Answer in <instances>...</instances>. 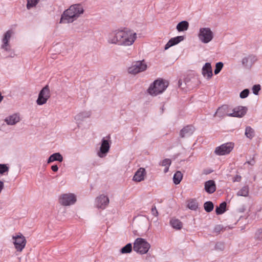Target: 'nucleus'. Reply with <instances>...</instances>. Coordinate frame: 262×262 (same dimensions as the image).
<instances>
[{"label":"nucleus","instance_id":"f3484780","mask_svg":"<svg viewBox=\"0 0 262 262\" xmlns=\"http://www.w3.org/2000/svg\"><path fill=\"white\" fill-rule=\"evenodd\" d=\"M146 174V171L145 168L141 167L135 172L133 180L136 182H141L144 180Z\"/></svg>","mask_w":262,"mask_h":262},{"label":"nucleus","instance_id":"9b49d317","mask_svg":"<svg viewBox=\"0 0 262 262\" xmlns=\"http://www.w3.org/2000/svg\"><path fill=\"white\" fill-rule=\"evenodd\" d=\"M12 34V31L11 30L7 31L4 35L2 38L1 48L6 52H10L11 51V46L9 41Z\"/></svg>","mask_w":262,"mask_h":262},{"label":"nucleus","instance_id":"473e14b6","mask_svg":"<svg viewBox=\"0 0 262 262\" xmlns=\"http://www.w3.org/2000/svg\"><path fill=\"white\" fill-rule=\"evenodd\" d=\"M121 29L115 30V45L120 46Z\"/></svg>","mask_w":262,"mask_h":262},{"label":"nucleus","instance_id":"393cba45","mask_svg":"<svg viewBox=\"0 0 262 262\" xmlns=\"http://www.w3.org/2000/svg\"><path fill=\"white\" fill-rule=\"evenodd\" d=\"M249 193V187L248 185L244 186L242 187L236 193V195L238 196L247 197L248 196Z\"/></svg>","mask_w":262,"mask_h":262},{"label":"nucleus","instance_id":"4468645a","mask_svg":"<svg viewBox=\"0 0 262 262\" xmlns=\"http://www.w3.org/2000/svg\"><path fill=\"white\" fill-rule=\"evenodd\" d=\"M256 60L257 58L255 56L248 55L242 58L241 63L244 68L250 69Z\"/></svg>","mask_w":262,"mask_h":262},{"label":"nucleus","instance_id":"4be33fe9","mask_svg":"<svg viewBox=\"0 0 262 262\" xmlns=\"http://www.w3.org/2000/svg\"><path fill=\"white\" fill-rule=\"evenodd\" d=\"M194 128L192 126H187L184 127L180 132V136L182 138L187 137L193 134Z\"/></svg>","mask_w":262,"mask_h":262},{"label":"nucleus","instance_id":"6ab92c4d","mask_svg":"<svg viewBox=\"0 0 262 262\" xmlns=\"http://www.w3.org/2000/svg\"><path fill=\"white\" fill-rule=\"evenodd\" d=\"M184 39V37L183 36H178L175 37L171 38L165 45V50H166L170 47L178 44L181 41Z\"/></svg>","mask_w":262,"mask_h":262},{"label":"nucleus","instance_id":"bb28decb","mask_svg":"<svg viewBox=\"0 0 262 262\" xmlns=\"http://www.w3.org/2000/svg\"><path fill=\"white\" fill-rule=\"evenodd\" d=\"M227 107L226 105H223L219 107L215 113V115L219 116V117H223L225 116H227L228 114L226 112Z\"/></svg>","mask_w":262,"mask_h":262},{"label":"nucleus","instance_id":"f8f14e48","mask_svg":"<svg viewBox=\"0 0 262 262\" xmlns=\"http://www.w3.org/2000/svg\"><path fill=\"white\" fill-rule=\"evenodd\" d=\"M110 148L109 141L103 138L101 141V144L99 151L97 152V156L101 158L106 157Z\"/></svg>","mask_w":262,"mask_h":262},{"label":"nucleus","instance_id":"de8ad7c7","mask_svg":"<svg viewBox=\"0 0 262 262\" xmlns=\"http://www.w3.org/2000/svg\"><path fill=\"white\" fill-rule=\"evenodd\" d=\"M247 163L250 165H253L255 163V161L253 159H252L251 160L248 161Z\"/></svg>","mask_w":262,"mask_h":262},{"label":"nucleus","instance_id":"a211bd4d","mask_svg":"<svg viewBox=\"0 0 262 262\" xmlns=\"http://www.w3.org/2000/svg\"><path fill=\"white\" fill-rule=\"evenodd\" d=\"M202 74L207 79H210L212 77V70L210 63L206 62L204 64L202 69Z\"/></svg>","mask_w":262,"mask_h":262},{"label":"nucleus","instance_id":"cd10ccee","mask_svg":"<svg viewBox=\"0 0 262 262\" xmlns=\"http://www.w3.org/2000/svg\"><path fill=\"white\" fill-rule=\"evenodd\" d=\"M170 224L173 228L177 230H180L182 227V223L178 219H171L170 221Z\"/></svg>","mask_w":262,"mask_h":262},{"label":"nucleus","instance_id":"c756f323","mask_svg":"<svg viewBox=\"0 0 262 262\" xmlns=\"http://www.w3.org/2000/svg\"><path fill=\"white\" fill-rule=\"evenodd\" d=\"M182 178L183 175L181 172L180 171H177L173 177V183L176 185L179 184L181 182Z\"/></svg>","mask_w":262,"mask_h":262},{"label":"nucleus","instance_id":"7c9ffc66","mask_svg":"<svg viewBox=\"0 0 262 262\" xmlns=\"http://www.w3.org/2000/svg\"><path fill=\"white\" fill-rule=\"evenodd\" d=\"M26 8L28 10L35 7L40 2V0H26Z\"/></svg>","mask_w":262,"mask_h":262},{"label":"nucleus","instance_id":"20e7f679","mask_svg":"<svg viewBox=\"0 0 262 262\" xmlns=\"http://www.w3.org/2000/svg\"><path fill=\"white\" fill-rule=\"evenodd\" d=\"M199 41L204 44L211 42L214 38V33L209 27H201L198 33Z\"/></svg>","mask_w":262,"mask_h":262},{"label":"nucleus","instance_id":"f704fd0d","mask_svg":"<svg viewBox=\"0 0 262 262\" xmlns=\"http://www.w3.org/2000/svg\"><path fill=\"white\" fill-rule=\"evenodd\" d=\"M132 244L128 243L124 247H123L120 250V253L122 254H127L129 253L132 252Z\"/></svg>","mask_w":262,"mask_h":262},{"label":"nucleus","instance_id":"a19ab883","mask_svg":"<svg viewBox=\"0 0 262 262\" xmlns=\"http://www.w3.org/2000/svg\"><path fill=\"white\" fill-rule=\"evenodd\" d=\"M171 163V161L169 159H165L162 161L161 165L162 166H170Z\"/></svg>","mask_w":262,"mask_h":262},{"label":"nucleus","instance_id":"37998d69","mask_svg":"<svg viewBox=\"0 0 262 262\" xmlns=\"http://www.w3.org/2000/svg\"><path fill=\"white\" fill-rule=\"evenodd\" d=\"M242 177L239 175H236L233 178L232 181L233 182L241 181Z\"/></svg>","mask_w":262,"mask_h":262},{"label":"nucleus","instance_id":"a878e982","mask_svg":"<svg viewBox=\"0 0 262 262\" xmlns=\"http://www.w3.org/2000/svg\"><path fill=\"white\" fill-rule=\"evenodd\" d=\"M106 40L108 44L115 45V30H113L107 34Z\"/></svg>","mask_w":262,"mask_h":262},{"label":"nucleus","instance_id":"1a4fd4ad","mask_svg":"<svg viewBox=\"0 0 262 262\" xmlns=\"http://www.w3.org/2000/svg\"><path fill=\"white\" fill-rule=\"evenodd\" d=\"M76 196L74 193H65L60 195L59 201L63 206H70L76 202Z\"/></svg>","mask_w":262,"mask_h":262},{"label":"nucleus","instance_id":"a18cd8bd","mask_svg":"<svg viewBox=\"0 0 262 262\" xmlns=\"http://www.w3.org/2000/svg\"><path fill=\"white\" fill-rule=\"evenodd\" d=\"M222 229V227L220 225H217L214 228V231L216 233L220 232V231Z\"/></svg>","mask_w":262,"mask_h":262},{"label":"nucleus","instance_id":"dca6fc26","mask_svg":"<svg viewBox=\"0 0 262 262\" xmlns=\"http://www.w3.org/2000/svg\"><path fill=\"white\" fill-rule=\"evenodd\" d=\"M20 121V115L18 113H14L7 117L5 119V122L7 125H13Z\"/></svg>","mask_w":262,"mask_h":262},{"label":"nucleus","instance_id":"ddd939ff","mask_svg":"<svg viewBox=\"0 0 262 262\" xmlns=\"http://www.w3.org/2000/svg\"><path fill=\"white\" fill-rule=\"evenodd\" d=\"M110 200L107 195L101 194L95 199V205L98 208L105 209L108 205Z\"/></svg>","mask_w":262,"mask_h":262},{"label":"nucleus","instance_id":"423d86ee","mask_svg":"<svg viewBox=\"0 0 262 262\" xmlns=\"http://www.w3.org/2000/svg\"><path fill=\"white\" fill-rule=\"evenodd\" d=\"M147 66L144 60L134 62L128 68V73L136 75L139 73L143 72L147 69Z\"/></svg>","mask_w":262,"mask_h":262},{"label":"nucleus","instance_id":"5701e85b","mask_svg":"<svg viewBox=\"0 0 262 262\" xmlns=\"http://www.w3.org/2000/svg\"><path fill=\"white\" fill-rule=\"evenodd\" d=\"M59 161L61 162L63 161V157L59 152H56L51 155L48 159L47 163H50L54 161Z\"/></svg>","mask_w":262,"mask_h":262},{"label":"nucleus","instance_id":"4c0bfd02","mask_svg":"<svg viewBox=\"0 0 262 262\" xmlns=\"http://www.w3.org/2000/svg\"><path fill=\"white\" fill-rule=\"evenodd\" d=\"M223 67V63L222 62H217L215 64V69L214 70V74H218L222 70Z\"/></svg>","mask_w":262,"mask_h":262},{"label":"nucleus","instance_id":"2f4dec72","mask_svg":"<svg viewBox=\"0 0 262 262\" xmlns=\"http://www.w3.org/2000/svg\"><path fill=\"white\" fill-rule=\"evenodd\" d=\"M226 203H222L219 207H217L215 209V212L217 214H223L226 211Z\"/></svg>","mask_w":262,"mask_h":262},{"label":"nucleus","instance_id":"72a5a7b5","mask_svg":"<svg viewBox=\"0 0 262 262\" xmlns=\"http://www.w3.org/2000/svg\"><path fill=\"white\" fill-rule=\"evenodd\" d=\"M187 207L191 210H195L198 207V204L196 200L192 199L188 201Z\"/></svg>","mask_w":262,"mask_h":262},{"label":"nucleus","instance_id":"39448f33","mask_svg":"<svg viewBox=\"0 0 262 262\" xmlns=\"http://www.w3.org/2000/svg\"><path fill=\"white\" fill-rule=\"evenodd\" d=\"M150 248L149 243L142 238H137L134 243L133 250L140 254L147 253Z\"/></svg>","mask_w":262,"mask_h":262},{"label":"nucleus","instance_id":"9d476101","mask_svg":"<svg viewBox=\"0 0 262 262\" xmlns=\"http://www.w3.org/2000/svg\"><path fill=\"white\" fill-rule=\"evenodd\" d=\"M234 147V144L231 142L226 143L216 147L215 153L217 155L223 156L229 154Z\"/></svg>","mask_w":262,"mask_h":262},{"label":"nucleus","instance_id":"2eb2a0df","mask_svg":"<svg viewBox=\"0 0 262 262\" xmlns=\"http://www.w3.org/2000/svg\"><path fill=\"white\" fill-rule=\"evenodd\" d=\"M247 108L245 106H238L234 108L232 113H229L227 116L230 117H235L241 118L243 117L247 113Z\"/></svg>","mask_w":262,"mask_h":262},{"label":"nucleus","instance_id":"09e8293b","mask_svg":"<svg viewBox=\"0 0 262 262\" xmlns=\"http://www.w3.org/2000/svg\"><path fill=\"white\" fill-rule=\"evenodd\" d=\"M178 85L180 88H182V82L180 80L178 81Z\"/></svg>","mask_w":262,"mask_h":262},{"label":"nucleus","instance_id":"8fccbe9b","mask_svg":"<svg viewBox=\"0 0 262 262\" xmlns=\"http://www.w3.org/2000/svg\"><path fill=\"white\" fill-rule=\"evenodd\" d=\"M169 166H165V169L164 170V171L165 173H166L167 172H168V169H169Z\"/></svg>","mask_w":262,"mask_h":262},{"label":"nucleus","instance_id":"b1692460","mask_svg":"<svg viewBox=\"0 0 262 262\" xmlns=\"http://www.w3.org/2000/svg\"><path fill=\"white\" fill-rule=\"evenodd\" d=\"M189 28V23L186 20H183L178 23L176 26V29L179 32L187 31Z\"/></svg>","mask_w":262,"mask_h":262},{"label":"nucleus","instance_id":"c03bdc74","mask_svg":"<svg viewBox=\"0 0 262 262\" xmlns=\"http://www.w3.org/2000/svg\"><path fill=\"white\" fill-rule=\"evenodd\" d=\"M256 236L259 239L262 238V228L257 231Z\"/></svg>","mask_w":262,"mask_h":262},{"label":"nucleus","instance_id":"c85d7f7f","mask_svg":"<svg viewBox=\"0 0 262 262\" xmlns=\"http://www.w3.org/2000/svg\"><path fill=\"white\" fill-rule=\"evenodd\" d=\"M245 135L247 138L252 139L255 136L254 129L250 126H247L245 128Z\"/></svg>","mask_w":262,"mask_h":262},{"label":"nucleus","instance_id":"c9c22d12","mask_svg":"<svg viewBox=\"0 0 262 262\" xmlns=\"http://www.w3.org/2000/svg\"><path fill=\"white\" fill-rule=\"evenodd\" d=\"M9 170V167L6 164H0V174L4 175L8 173Z\"/></svg>","mask_w":262,"mask_h":262},{"label":"nucleus","instance_id":"58836bf2","mask_svg":"<svg viewBox=\"0 0 262 262\" xmlns=\"http://www.w3.org/2000/svg\"><path fill=\"white\" fill-rule=\"evenodd\" d=\"M249 94V90L248 89H245L240 93L239 97L242 99L247 98Z\"/></svg>","mask_w":262,"mask_h":262},{"label":"nucleus","instance_id":"0eeeda50","mask_svg":"<svg viewBox=\"0 0 262 262\" xmlns=\"http://www.w3.org/2000/svg\"><path fill=\"white\" fill-rule=\"evenodd\" d=\"M13 243L17 251L21 252L26 246V239L21 233L16 234L12 237Z\"/></svg>","mask_w":262,"mask_h":262},{"label":"nucleus","instance_id":"412c9836","mask_svg":"<svg viewBox=\"0 0 262 262\" xmlns=\"http://www.w3.org/2000/svg\"><path fill=\"white\" fill-rule=\"evenodd\" d=\"M204 188L207 193H213L216 190V185L214 181L213 180L206 181L204 184Z\"/></svg>","mask_w":262,"mask_h":262},{"label":"nucleus","instance_id":"f257e3e1","mask_svg":"<svg viewBox=\"0 0 262 262\" xmlns=\"http://www.w3.org/2000/svg\"><path fill=\"white\" fill-rule=\"evenodd\" d=\"M84 11L82 5L80 4L72 5L61 14L59 23H72L80 17L83 14Z\"/></svg>","mask_w":262,"mask_h":262},{"label":"nucleus","instance_id":"79ce46f5","mask_svg":"<svg viewBox=\"0 0 262 262\" xmlns=\"http://www.w3.org/2000/svg\"><path fill=\"white\" fill-rule=\"evenodd\" d=\"M151 212L153 215L155 216H157L158 215V212L155 206L152 207Z\"/></svg>","mask_w":262,"mask_h":262},{"label":"nucleus","instance_id":"49530a36","mask_svg":"<svg viewBox=\"0 0 262 262\" xmlns=\"http://www.w3.org/2000/svg\"><path fill=\"white\" fill-rule=\"evenodd\" d=\"M51 169L53 171L56 172L58 170V167L57 165H54L51 166Z\"/></svg>","mask_w":262,"mask_h":262},{"label":"nucleus","instance_id":"7ed1b4c3","mask_svg":"<svg viewBox=\"0 0 262 262\" xmlns=\"http://www.w3.org/2000/svg\"><path fill=\"white\" fill-rule=\"evenodd\" d=\"M168 85L167 81L163 79H157L150 85L147 92L150 95L155 96L162 93Z\"/></svg>","mask_w":262,"mask_h":262},{"label":"nucleus","instance_id":"aec40b11","mask_svg":"<svg viewBox=\"0 0 262 262\" xmlns=\"http://www.w3.org/2000/svg\"><path fill=\"white\" fill-rule=\"evenodd\" d=\"M91 115L90 111H83L77 114L75 117L74 119L77 123H79L85 119L89 118Z\"/></svg>","mask_w":262,"mask_h":262},{"label":"nucleus","instance_id":"e433bc0d","mask_svg":"<svg viewBox=\"0 0 262 262\" xmlns=\"http://www.w3.org/2000/svg\"><path fill=\"white\" fill-rule=\"evenodd\" d=\"M204 209L207 212H211L213 209V204L212 202L208 201L204 203Z\"/></svg>","mask_w":262,"mask_h":262},{"label":"nucleus","instance_id":"ea45409f","mask_svg":"<svg viewBox=\"0 0 262 262\" xmlns=\"http://www.w3.org/2000/svg\"><path fill=\"white\" fill-rule=\"evenodd\" d=\"M252 90L253 93L254 95H257L258 94V92L260 90V85L259 84H255L253 86Z\"/></svg>","mask_w":262,"mask_h":262},{"label":"nucleus","instance_id":"6e6552de","mask_svg":"<svg viewBox=\"0 0 262 262\" xmlns=\"http://www.w3.org/2000/svg\"><path fill=\"white\" fill-rule=\"evenodd\" d=\"M50 97V91L49 86L47 85L39 93L36 103L39 105H42L47 103Z\"/></svg>","mask_w":262,"mask_h":262},{"label":"nucleus","instance_id":"f03ea898","mask_svg":"<svg viewBox=\"0 0 262 262\" xmlns=\"http://www.w3.org/2000/svg\"><path fill=\"white\" fill-rule=\"evenodd\" d=\"M137 33L130 29H121L120 46L128 47L134 44L137 39Z\"/></svg>","mask_w":262,"mask_h":262}]
</instances>
